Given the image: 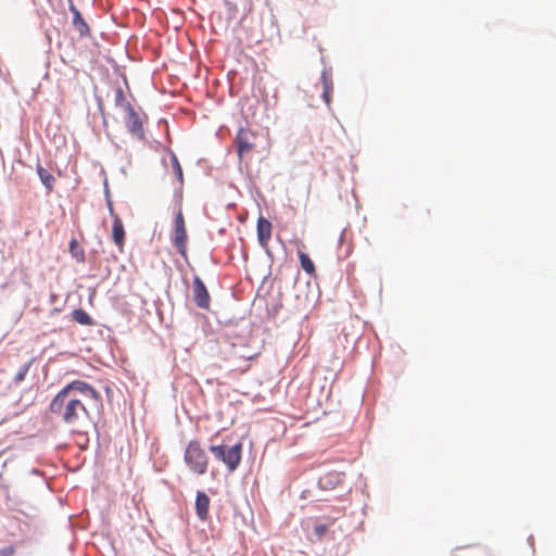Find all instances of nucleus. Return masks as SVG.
<instances>
[{"label":"nucleus","mask_w":556,"mask_h":556,"mask_svg":"<svg viewBox=\"0 0 556 556\" xmlns=\"http://www.w3.org/2000/svg\"><path fill=\"white\" fill-rule=\"evenodd\" d=\"M173 165L178 180L182 182V169L176 156H173Z\"/></svg>","instance_id":"19"},{"label":"nucleus","mask_w":556,"mask_h":556,"mask_svg":"<svg viewBox=\"0 0 556 556\" xmlns=\"http://www.w3.org/2000/svg\"><path fill=\"white\" fill-rule=\"evenodd\" d=\"M350 253H351V248L349 247V248L346 249V251H345L344 256H345V257H346V256H349V255H350Z\"/></svg>","instance_id":"23"},{"label":"nucleus","mask_w":556,"mask_h":556,"mask_svg":"<svg viewBox=\"0 0 556 556\" xmlns=\"http://www.w3.org/2000/svg\"><path fill=\"white\" fill-rule=\"evenodd\" d=\"M273 225L265 217L257 219V240L262 248L267 249L271 238Z\"/></svg>","instance_id":"8"},{"label":"nucleus","mask_w":556,"mask_h":556,"mask_svg":"<svg viewBox=\"0 0 556 556\" xmlns=\"http://www.w3.org/2000/svg\"><path fill=\"white\" fill-rule=\"evenodd\" d=\"M70 9L73 14V25H74L75 29L79 33V35L81 37L89 36L90 28H89L87 22L81 16L79 10L76 7H74L73 4L71 5Z\"/></svg>","instance_id":"11"},{"label":"nucleus","mask_w":556,"mask_h":556,"mask_svg":"<svg viewBox=\"0 0 556 556\" xmlns=\"http://www.w3.org/2000/svg\"><path fill=\"white\" fill-rule=\"evenodd\" d=\"M125 238L126 232L124 229V224L121 217H116L112 224V239L121 252L124 250Z\"/></svg>","instance_id":"10"},{"label":"nucleus","mask_w":556,"mask_h":556,"mask_svg":"<svg viewBox=\"0 0 556 556\" xmlns=\"http://www.w3.org/2000/svg\"><path fill=\"white\" fill-rule=\"evenodd\" d=\"M115 105L124 113L132 108L131 103L126 99L122 88L115 90Z\"/></svg>","instance_id":"13"},{"label":"nucleus","mask_w":556,"mask_h":556,"mask_svg":"<svg viewBox=\"0 0 556 556\" xmlns=\"http://www.w3.org/2000/svg\"><path fill=\"white\" fill-rule=\"evenodd\" d=\"M70 251L72 255L79 262H83L85 258L84 249L80 247L76 239H72L70 242Z\"/></svg>","instance_id":"16"},{"label":"nucleus","mask_w":556,"mask_h":556,"mask_svg":"<svg viewBox=\"0 0 556 556\" xmlns=\"http://www.w3.org/2000/svg\"><path fill=\"white\" fill-rule=\"evenodd\" d=\"M211 500L202 491H198L195 498V511L199 519L205 521L208 517Z\"/></svg>","instance_id":"9"},{"label":"nucleus","mask_w":556,"mask_h":556,"mask_svg":"<svg viewBox=\"0 0 556 556\" xmlns=\"http://www.w3.org/2000/svg\"><path fill=\"white\" fill-rule=\"evenodd\" d=\"M299 258H300V264H301V267L303 268V270L306 271L308 275H314L316 269H315V265H314L313 261L311 260V257L306 253L300 251Z\"/></svg>","instance_id":"15"},{"label":"nucleus","mask_w":556,"mask_h":556,"mask_svg":"<svg viewBox=\"0 0 556 556\" xmlns=\"http://www.w3.org/2000/svg\"><path fill=\"white\" fill-rule=\"evenodd\" d=\"M36 170L40 178V181L47 188V191L51 192L53 190L54 184H55L54 176L50 172H48L43 166H41L40 164L37 165Z\"/></svg>","instance_id":"12"},{"label":"nucleus","mask_w":556,"mask_h":556,"mask_svg":"<svg viewBox=\"0 0 556 556\" xmlns=\"http://www.w3.org/2000/svg\"><path fill=\"white\" fill-rule=\"evenodd\" d=\"M123 119L131 136L139 140L144 139L143 121L134 106L124 113Z\"/></svg>","instance_id":"6"},{"label":"nucleus","mask_w":556,"mask_h":556,"mask_svg":"<svg viewBox=\"0 0 556 556\" xmlns=\"http://www.w3.org/2000/svg\"><path fill=\"white\" fill-rule=\"evenodd\" d=\"M344 236H345V233H344V232H342V233H341V237H340V242H341V243H342V242H343V240H344Z\"/></svg>","instance_id":"24"},{"label":"nucleus","mask_w":556,"mask_h":556,"mask_svg":"<svg viewBox=\"0 0 556 556\" xmlns=\"http://www.w3.org/2000/svg\"><path fill=\"white\" fill-rule=\"evenodd\" d=\"M184 459L189 469L195 475H204L208 467V457L197 440H191L185 451Z\"/></svg>","instance_id":"2"},{"label":"nucleus","mask_w":556,"mask_h":556,"mask_svg":"<svg viewBox=\"0 0 556 556\" xmlns=\"http://www.w3.org/2000/svg\"><path fill=\"white\" fill-rule=\"evenodd\" d=\"M108 207H109V212H110V215H111V217H112V219H113V220H115V218H116V217H119V216L115 213L112 202H109V203H108Z\"/></svg>","instance_id":"22"},{"label":"nucleus","mask_w":556,"mask_h":556,"mask_svg":"<svg viewBox=\"0 0 556 556\" xmlns=\"http://www.w3.org/2000/svg\"><path fill=\"white\" fill-rule=\"evenodd\" d=\"M193 299L200 308H210L211 296L210 293L201 280L200 277L195 276L193 279Z\"/></svg>","instance_id":"7"},{"label":"nucleus","mask_w":556,"mask_h":556,"mask_svg":"<svg viewBox=\"0 0 556 556\" xmlns=\"http://www.w3.org/2000/svg\"><path fill=\"white\" fill-rule=\"evenodd\" d=\"M27 371H28V366H25V367L23 368V370H21V371L15 376V381H16V382H21V381H23Z\"/></svg>","instance_id":"21"},{"label":"nucleus","mask_w":556,"mask_h":556,"mask_svg":"<svg viewBox=\"0 0 556 556\" xmlns=\"http://www.w3.org/2000/svg\"><path fill=\"white\" fill-rule=\"evenodd\" d=\"M323 84H324V92L323 98L325 99L326 103L329 104L331 101V92H332V81L327 78L326 75H323Z\"/></svg>","instance_id":"17"},{"label":"nucleus","mask_w":556,"mask_h":556,"mask_svg":"<svg viewBox=\"0 0 556 556\" xmlns=\"http://www.w3.org/2000/svg\"><path fill=\"white\" fill-rule=\"evenodd\" d=\"M328 531V526L327 525H316L314 527V534L315 536L317 538L318 541L323 540L324 535L327 533Z\"/></svg>","instance_id":"18"},{"label":"nucleus","mask_w":556,"mask_h":556,"mask_svg":"<svg viewBox=\"0 0 556 556\" xmlns=\"http://www.w3.org/2000/svg\"><path fill=\"white\" fill-rule=\"evenodd\" d=\"M72 317H73L74 321H76L79 325H84V326L92 325V318L83 308L74 309L72 313Z\"/></svg>","instance_id":"14"},{"label":"nucleus","mask_w":556,"mask_h":556,"mask_svg":"<svg viewBox=\"0 0 556 556\" xmlns=\"http://www.w3.org/2000/svg\"><path fill=\"white\" fill-rule=\"evenodd\" d=\"M210 451L217 459L227 466L229 471H235L241 462V443H237L231 447H227L226 445H212Z\"/></svg>","instance_id":"3"},{"label":"nucleus","mask_w":556,"mask_h":556,"mask_svg":"<svg viewBox=\"0 0 556 556\" xmlns=\"http://www.w3.org/2000/svg\"><path fill=\"white\" fill-rule=\"evenodd\" d=\"M15 548L12 545L4 546L0 549V556H14Z\"/></svg>","instance_id":"20"},{"label":"nucleus","mask_w":556,"mask_h":556,"mask_svg":"<svg viewBox=\"0 0 556 556\" xmlns=\"http://www.w3.org/2000/svg\"><path fill=\"white\" fill-rule=\"evenodd\" d=\"M255 139L256 135L252 130L245 128L239 129L235 138V143L237 146V153L240 160L254 150Z\"/></svg>","instance_id":"5"},{"label":"nucleus","mask_w":556,"mask_h":556,"mask_svg":"<svg viewBox=\"0 0 556 556\" xmlns=\"http://www.w3.org/2000/svg\"><path fill=\"white\" fill-rule=\"evenodd\" d=\"M86 402L92 403L98 409L103 408L101 394L91 384L84 380H74L58 392L49 408L72 432L83 433L91 424Z\"/></svg>","instance_id":"1"},{"label":"nucleus","mask_w":556,"mask_h":556,"mask_svg":"<svg viewBox=\"0 0 556 556\" xmlns=\"http://www.w3.org/2000/svg\"><path fill=\"white\" fill-rule=\"evenodd\" d=\"M187 230L185 218L181 210H178L175 216V228L173 235V243L176 247L179 254L184 257H187Z\"/></svg>","instance_id":"4"}]
</instances>
